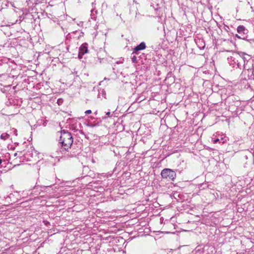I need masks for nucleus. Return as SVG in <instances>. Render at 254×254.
I'll use <instances>...</instances> for the list:
<instances>
[{"label":"nucleus","instance_id":"f257e3e1","mask_svg":"<svg viewBox=\"0 0 254 254\" xmlns=\"http://www.w3.org/2000/svg\"><path fill=\"white\" fill-rule=\"evenodd\" d=\"M61 144V152L67 151L73 143V138L70 133L63 130L61 131V135L59 140Z\"/></svg>","mask_w":254,"mask_h":254},{"label":"nucleus","instance_id":"f03ea898","mask_svg":"<svg viewBox=\"0 0 254 254\" xmlns=\"http://www.w3.org/2000/svg\"><path fill=\"white\" fill-rule=\"evenodd\" d=\"M161 175L163 179H165L167 181H174L176 178V174L173 170L166 168L161 171Z\"/></svg>","mask_w":254,"mask_h":254},{"label":"nucleus","instance_id":"7ed1b4c3","mask_svg":"<svg viewBox=\"0 0 254 254\" xmlns=\"http://www.w3.org/2000/svg\"><path fill=\"white\" fill-rule=\"evenodd\" d=\"M246 56L249 57V56L246 54L245 53H241L240 54H238V55H236L235 57H231L230 59H228V60H232L233 58L234 59L233 61H234V60H237V62L235 61L234 62H235V63H237L238 67H240L241 65H240V62H239V60H238V59L240 57L242 58L243 59V60L245 61L246 60H247V58L245 57Z\"/></svg>","mask_w":254,"mask_h":254},{"label":"nucleus","instance_id":"20e7f679","mask_svg":"<svg viewBox=\"0 0 254 254\" xmlns=\"http://www.w3.org/2000/svg\"><path fill=\"white\" fill-rule=\"evenodd\" d=\"M88 52L87 45L86 43L83 44L79 49L78 58L81 59L85 53Z\"/></svg>","mask_w":254,"mask_h":254},{"label":"nucleus","instance_id":"39448f33","mask_svg":"<svg viewBox=\"0 0 254 254\" xmlns=\"http://www.w3.org/2000/svg\"><path fill=\"white\" fill-rule=\"evenodd\" d=\"M146 48V45L144 42H141L139 45L137 46L133 49V54H137V52L140 50H143Z\"/></svg>","mask_w":254,"mask_h":254},{"label":"nucleus","instance_id":"423d86ee","mask_svg":"<svg viewBox=\"0 0 254 254\" xmlns=\"http://www.w3.org/2000/svg\"><path fill=\"white\" fill-rule=\"evenodd\" d=\"M212 140L214 143L219 142L223 144L226 142L227 138L226 136H223V135H221L220 138L213 139Z\"/></svg>","mask_w":254,"mask_h":254},{"label":"nucleus","instance_id":"0eeeda50","mask_svg":"<svg viewBox=\"0 0 254 254\" xmlns=\"http://www.w3.org/2000/svg\"><path fill=\"white\" fill-rule=\"evenodd\" d=\"M11 136V133L9 132L8 133L7 132L2 133L1 135L0 136V138L3 140H6L7 139L9 138Z\"/></svg>","mask_w":254,"mask_h":254},{"label":"nucleus","instance_id":"6e6552de","mask_svg":"<svg viewBox=\"0 0 254 254\" xmlns=\"http://www.w3.org/2000/svg\"><path fill=\"white\" fill-rule=\"evenodd\" d=\"M245 30V28L244 26H239L237 28V32L240 33H244V31Z\"/></svg>","mask_w":254,"mask_h":254},{"label":"nucleus","instance_id":"1a4fd4ad","mask_svg":"<svg viewBox=\"0 0 254 254\" xmlns=\"http://www.w3.org/2000/svg\"><path fill=\"white\" fill-rule=\"evenodd\" d=\"M8 133L11 132V135H14L15 136L17 135V130L14 128H11L9 130L7 131Z\"/></svg>","mask_w":254,"mask_h":254},{"label":"nucleus","instance_id":"9d476101","mask_svg":"<svg viewBox=\"0 0 254 254\" xmlns=\"http://www.w3.org/2000/svg\"><path fill=\"white\" fill-rule=\"evenodd\" d=\"M132 62L134 63H135L136 62V57L135 56H133L131 58Z\"/></svg>","mask_w":254,"mask_h":254},{"label":"nucleus","instance_id":"9b49d317","mask_svg":"<svg viewBox=\"0 0 254 254\" xmlns=\"http://www.w3.org/2000/svg\"><path fill=\"white\" fill-rule=\"evenodd\" d=\"M91 112H91V110H86V111H85V113L86 114H91Z\"/></svg>","mask_w":254,"mask_h":254},{"label":"nucleus","instance_id":"f8f14e48","mask_svg":"<svg viewBox=\"0 0 254 254\" xmlns=\"http://www.w3.org/2000/svg\"><path fill=\"white\" fill-rule=\"evenodd\" d=\"M106 115L108 116H109V115H110V112H108L106 113Z\"/></svg>","mask_w":254,"mask_h":254},{"label":"nucleus","instance_id":"ddd939ff","mask_svg":"<svg viewBox=\"0 0 254 254\" xmlns=\"http://www.w3.org/2000/svg\"><path fill=\"white\" fill-rule=\"evenodd\" d=\"M1 162H2V160H1V159H0V164L1 163Z\"/></svg>","mask_w":254,"mask_h":254}]
</instances>
